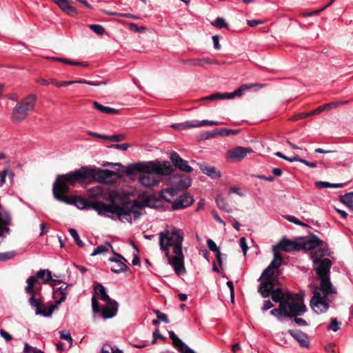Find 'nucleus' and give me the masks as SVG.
<instances>
[{
    "label": "nucleus",
    "instance_id": "obj_1",
    "mask_svg": "<svg viewBox=\"0 0 353 353\" xmlns=\"http://www.w3.org/2000/svg\"><path fill=\"white\" fill-rule=\"evenodd\" d=\"M115 174L112 170L82 166L69 173L57 175L53 183L52 194L54 199L59 201L74 205L79 209H93L99 215L114 219L113 216L107 214L109 204L103 201L93 203L79 196H70L68 193L70 192V185L75 186L77 183L91 181L103 182Z\"/></svg>",
    "mask_w": 353,
    "mask_h": 353
},
{
    "label": "nucleus",
    "instance_id": "obj_2",
    "mask_svg": "<svg viewBox=\"0 0 353 353\" xmlns=\"http://www.w3.org/2000/svg\"><path fill=\"white\" fill-rule=\"evenodd\" d=\"M159 235V246L164 252L169 264L173 266L177 275L185 273L184 256L182 252L183 232L181 229L172 228L161 232Z\"/></svg>",
    "mask_w": 353,
    "mask_h": 353
},
{
    "label": "nucleus",
    "instance_id": "obj_3",
    "mask_svg": "<svg viewBox=\"0 0 353 353\" xmlns=\"http://www.w3.org/2000/svg\"><path fill=\"white\" fill-rule=\"evenodd\" d=\"M174 171L173 165L168 161H142L128 165L125 174L143 173L139 178V183L145 187H153L159 184L160 176L170 175Z\"/></svg>",
    "mask_w": 353,
    "mask_h": 353
},
{
    "label": "nucleus",
    "instance_id": "obj_4",
    "mask_svg": "<svg viewBox=\"0 0 353 353\" xmlns=\"http://www.w3.org/2000/svg\"><path fill=\"white\" fill-rule=\"evenodd\" d=\"M119 196L117 192H111L109 194V208L108 213L116 214L121 221L132 223L131 214H133L134 219H137L141 214V210L145 205H148L146 202H141L137 199L122 201L121 203H116V199Z\"/></svg>",
    "mask_w": 353,
    "mask_h": 353
},
{
    "label": "nucleus",
    "instance_id": "obj_5",
    "mask_svg": "<svg viewBox=\"0 0 353 353\" xmlns=\"http://www.w3.org/2000/svg\"><path fill=\"white\" fill-rule=\"evenodd\" d=\"M36 281L34 278L28 279L26 280L27 286L26 287V292L30 295L28 302L32 307H35V313L37 315H42L46 317L50 316L55 309L57 308V305L52 304L50 307H47L40 299H37L35 296L37 290L33 288V284Z\"/></svg>",
    "mask_w": 353,
    "mask_h": 353
},
{
    "label": "nucleus",
    "instance_id": "obj_6",
    "mask_svg": "<svg viewBox=\"0 0 353 353\" xmlns=\"http://www.w3.org/2000/svg\"><path fill=\"white\" fill-rule=\"evenodd\" d=\"M37 96L30 94L26 98L18 102L12 109L11 119L14 123H19L24 120L29 112L34 108Z\"/></svg>",
    "mask_w": 353,
    "mask_h": 353
},
{
    "label": "nucleus",
    "instance_id": "obj_7",
    "mask_svg": "<svg viewBox=\"0 0 353 353\" xmlns=\"http://www.w3.org/2000/svg\"><path fill=\"white\" fill-rule=\"evenodd\" d=\"M326 254V250L320 248L318 251L311 252V258L313 259L314 270L316 272L318 278L323 276H329L330 274V269L332 261L330 259H321Z\"/></svg>",
    "mask_w": 353,
    "mask_h": 353
},
{
    "label": "nucleus",
    "instance_id": "obj_8",
    "mask_svg": "<svg viewBox=\"0 0 353 353\" xmlns=\"http://www.w3.org/2000/svg\"><path fill=\"white\" fill-rule=\"evenodd\" d=\"M329 298L325 297L318 290L313 291V296L310 300V306L316 314L325 312L329 308Z\"/></svg>",
    "mask_w": 353,
    "mask_h": 353
},
{
    "label": "nucleus",
    "instance_id": "obj_9",
    "mask_svg": "<svg viewBox=\"0 0 353 353\" xmlns=\"http://www.w3.org/2000/svg\"><path fill=\"white\" fill-rule=\"evenodd\" d=\"M287 303L285 308L292 313H295L296 316H301L306 311V306L303 303H299L294 300L291 294H283V301Z\"/></svg>",
    "mask_w": 353,
    "mask_h": 353
},
{
    "label": "nucleus",
    "instance_id": "obj_10",
    "mask_svg": "<svg viewBox=\"0 0 353 353\" xmlns=\"http://www.w3.org/2000/svg\"><path fill=\"white\" fill-rule=\"evenodd\" d=\"M320 281L319 286L315 287L314 290H318L320 293H323V296L329 298V295L336 294V290L332 284L329 276H322L319 278Z\"/></svg>",
    "mask_w": 353,
    "mask_h": 353
},
{
    "label": "nucleus",
    "instance_id": "obj_11",
    "mask_svg": "<svg viewBox=\"0 0 353 353\" xmlns=\"http://www.w3.org/2000/svg\"><path fill=\"white\" fill-rule=\"evenodd\" d=\"M170 160L172 161L174 167L181 171L185 172L186 173H190L193 170L192 168L188 165V161L182 159L176 152H172L171 153Z\"/></svg>",
    "mask_w": 353,
    "mask_h": 353
},
{
    "label": "nucleus",
    "instance_id": "obj_12",
    "mask_svg": "<svg viewBox=\"0 0 353 353\" xmlns=\"http://www.w3.org/2000/svg\"><path fill=\"white\" fill-rule=\"evenodd\" d=\"M194 202L192 196L189 193H184L172 202V208L174 210H179L190 206Z\"/></svg>",
    "mask_w": 353,
    "mask_h": 353
},
{
    "label": "nucleus",
    "instance_id": "obj_13",
    "mask_svg": "<svg viewBox=\"0 0 353 353\" xmlns=\"http://www.w3.org/2000/svg\"><path fill=\"white\" fill-rule=\"evenodd\" d=\"M176 188H170L165 190V192L168 193L171 196H173L175 194L176 189L180 190H185L188 188L192 184V180L190 176L185 175H181L176 181L174 182Z\"/></svg>",
    "mask_w": 353,
    "mask_h": 353
},
{
    "label": "nucleus",
    "instance_id": "obj_14",
    "mask_svg": "<svg viewBox=\"0 0 353 353\" xmlns=\"http://www.w3.org/2000/svg\"><path fill=\"white\" fill-rule=\"evenodd\" d=\"M72 284L63 283L61 287L54 288L53 290V298L55 299L56 304L60 305L62 303L67 297L68 294L69 288H72Z\"/></svg>",
    "mask_w": 353,
    "mask_h": 353
},
{
    "label": "nucleus",
    "instance_id": "obj_15",
    "mask_svg": "<svg viewBox=\"0 0 353 353\" xmlns=\"http://www.w3.org/2000/svg\"><path fill=\"white\" fill-rule=\"evenodd\" d=\"M252 152L253 150L250 148L237 146L233 149L228 150L227 155L229 159L241 161L246 156L247 153Z\"/></svg>",
    "mask_w": 353,
    "mask_h": 353
},
{
    "label": "nucleus",
    "instance_id": "obj_16",
    "mask_svg": "<svg viewBox=\"0 0 353 353\" xmlns=\"http://www.w3.org/2000/svg\"><path fill=\"white\" fill-rule=\"evenodd\" d=\"M50 81L52 83L54 84L57 87H61V86H66L69 85H72L74 83H84L93 86H99L101 85H105L107 83L106 81H101V82H96V81H90L85 79H79L76 81H57L56 79H50Z\"/></svg>",
    "mask_w": 353,
    "mask_h": 353
},
{
    "label": "nucleus",
    "instance_id": "obj_17",
    "mask_svg": "<svg viewBox=\"0 0 353 353\" xmlns=\"http://www.w3.org/2000/svg\"><path fill=\"white\" fill-rule=\"evenodd\" d=\"M101 312V316L104 319L114 317L118 312V303L116 301L107 303V304L102 307Z\"/></svg>",
    "mask_w": 353,
    "mask_h": 353
},
{
    "label": "nucleus",
    "instance_id": "obj_18",
    "mask_svg": "<svg viewBox=\"0 0 353 353\" xmlns=\"http://www.w3.org/2000/svg\"><path fill=\"white\" fill-rule=\"evenodd\" d=\"M65 13L69 16L77 15V9L72 6L71 0H52Z\"/></svg>",
    "mask_w": 353,
    "mask_h": 353
},
{
    "label": "nucleus",
    "instance_id": "obj_19",
    "mask_svg": "<svg viewBox=\"0 0 353 353\" xmlns=\"http://www.w3.org/2000/svg\"><path fill=\"white\" fill-rule=\"evenodd\" d=\"M288 332L299 343L301 347H308L309 339L307 335L305 333L298 329L289 330Z\"/></svg>",
    "mask_w": 353,
    "mask_h": 353
},
{
    "label": "nucleus",
    "instance_id": "obj_20",
    "mask_svg": "<svg viewBox=\"0 0 353 353\" xmlns=\"http://www.w3.org/2000/svg\"><path fill=\"white\" fill-rule=\"evenodd\" d=\"M276 245L279 249L285 252L299 251L301 250L300 243L290 241L285 238L282 239Z\"/></svg>",
    "mask_w": 353,
    "mask_h": 353
},
{
    "label": "nucleus",
    "instance_id": "obj_21",
    "mask_svg": "<svg viewBox=\"0 0 353 353\" xmlns=\"http://www.w3.org/2000/svg\"><path fill=\"white\" fill-rule=\"evenodd\" d=\"M287 303L285 301L281 302L278 308H274L270 311V314L277 318L280 317H289L292 318L293 316H296L295 313H292L285 308Z\"/></svg>",
    "mask_w": 353,
    "mask_h": 353
},
{
    "label": "nucleus",
    "instance_id": "obj_22",
    "mask_svg": "<svg viewBox=\"0 0 353 353\" xmlns=\"http://www.w3.org/2000/svg\"><path fill=\"white\" fill-rule=\"evenodd\" d=\"M275 285V282L271 281H264L261 283L258 288V292L263 298H268L270 296Z\"/></svg>",
    "mask_w": 353,
    "mask_h": 353
},
{
    "label": "nucleus",
    "instance_id": "obj_23",
    "mask_svg": "<svg viewBox=\"0 0 353 353\" xmlns=\"http://www.w3.org/2000/svg\"><path fill=\"white\" fill-rule=\"evenodd\" d=\"M324 242L319 239L316 235H311L310 239L305 241L303 243H300L301 250H313L317 247L322 246Z\"/></svg>",
    "mask_w": 353,
    "mask_h": 353
},
{
    "label": "nucleus",
    "instance_id": "obj_24",
    "mask_svg": "<svg viewBox=\"0 0 353 353\" xmlns=\"http://www.w3.org/2000/svg\"><path fill=\"white\" fill-rule=\"evenodd\" d=\"M34 278L36 281L33 284V288L37 290V294L39 293L40 288L35 287L36 283L38 282V279H42L45 282H48L50 280H52V272L49 270H40L37 272L36 276H30L28 279Z\"/></svg>",
    "mask_w": 353,
    "mask_h": 353
},
{
    "label": "nucleus",
    "instance_id": "obj_25",
    "mask_svg": "<svg viewBox=\"0 0 353 353\" xmlns=\"http://www.w3.org/2000/svg\"><path fill=\"white\" fill-rule=\"evenodd\" d=\"M199 168L202 172L213 179H219L221 176V174L219 170H216L215 167L209 166L205 163H199Z\"/></svg>",
    "mask_w": 353,
    "mask_h": 353
},
{
    "label": "nucleus",
    "instance_id": "obj_26",
    "mask_svg": "<svg viewBox=\"0 0 353 353\" xmlns=\"http://www.w3.org/2000/svg\"><path fill=\"white\" fill-rule=\"evenodd\" d=\"M110 261L115 264L111 268V271L114 273L125 272L129 270V268L121 260L115 258H110Z\"/></svg>",
    "mask_w": 353,
    "mask_h": 353
},
{
    "label": "nucleus",
    "instance_id": "obj_27",
    "mask_svg": "<svg viewBox=\"0 0 353 353\" xmlns=\"http://www.w3.org/2000/svg\"><path fill=\"white\" fill-rule=\"evenodd\" d=\"M94 292L99 295H100L101 299L106 303L114 301L110 299V296L107 294L105 289L103 285L101 283L95 282L94 284Z\"/></svg>",
    "mask_w": 353,
    "mask_h": 353
},
{
    "label": "nucleus",
    "instance_id": "obj_28",
    "mask_svg": "<svg viewBox=\"0 0 353 353\" xmlns=\"http://www.w3.org/2000/svg\"><path fill=\"white\" fill-rule=\"evenodd\" d=\"M11 216L8 210L0 204V225H10Z\"/></svg>",
    "mask_w": 353,
    "mask_h": 353
},
{
    "label": "nucleus",
    "instance_id": "obj_29",
    "mask_svg": "<svg viewBox=\"0 0 353 353\" xmlns=\"http://www.w3.org/2000/svg\"><path fill=\"white\" fill-rule=\"evenodd\" d=\"M50 59L52 60H54V61L61 62V63H63L65 64H69L71 65L83 66V67H88L89 65V63L85 61H73V60L63 59V58H59V57H51Z\"/></svg>",
    "mask_w": 353,
    "mask_h": 353
},
{
    "label": "nucleus",
    "instance_id": "obj_30",
    "mask_svg": "<svg viewBox=\"0 0 353 353\" xmlns=\"http://www.w3.org/2000/svg\"><path fill=\"white\" fill-rule=\"evenodd\" d=\"M222 123L214 121H208L203 120L202 121H190V122L188 123V125L192 128H199L205 125H219Z\"/></svg>",
    "mask_w": 353,
    "mask_h": 353
},
{
    "label": "nucleus",
    "instance_id": "obj_31",
    "mask_svg": "<svg viewBox=\"0 0 353 353\" xmlns=\"http://www.w3.org/2000/svg\"><path fill=\"white\" fill-rule=\"evenodd\" d=\"M93 106L97 110H98L102 112L106 113V114H118L119 112V110H117V109H114L112 108H110V107L104 106L97 101L93 102Z\"/></svg>",
    "mask_w": 353,
    "mask_h": 353
},
{
    "label": "nucleus",
    "instance_id": "obj_32",
    "mask_svg": "<svg viewBox=\"0 0 353 353\" xmlns=\"http://www.w3.org/2000/svg\"><path fill=\"white\" fill-rule=\"evenodd\" d=\"M216 203L217 207L222 210L230 212H232V208L230 205L226 201L225 199L223 198L221 195H219L216 198Z\"/></svg>",
    "mask_w": 353,
    "mask_h": 353
},
{
    "label": "nucleus",
    "instance_id": "obj_33",
    "mask_svg": "<svg viewBox=\"0 0 353 353\" xmlns=\"http://www.w3.org/2000/svg\"><path fill=\"white\" fill-rule=\"evenodd\" d=\"M283 294L284 292H283L281 288H274L270 294L272 300L275 303H279V304H281V302H283L282 301L283 298Z\"/></svg>",
    "mask_w": 353,
    "mask_h": 353
},
{
    "label": "nucleus",
    "instance_id": "obj_34",
    "mask_svg": "<svg viewBox=\"0 0 353 353\" xmlns=\"http://www.w3.org/2000/svg\"><path fill=\"white\" fill-rule=\"evenodd\" d=\"M254 86H257L259 88H262L263 85L262 84L259 83H250V84H243L241 85L239 88H237L236 90L234 91V97H241L243 95V92L245 90H248L249 88H251Z\"/></svg>",
    "mask_w": 353,
    "mask_h": 353
},
{
    "label": "nucleus",
    "instance_id": "obj_35",
    "mask_svg": "<svg viewBox=\"0 0 353 353\" xmlns=\"http://www.w3.org/2000/svg\"><path fill=\"white\" fill-rule=\"evenodd\" d=\"M274 270L269 269V267H268L262 273L261 277L259 278V280H264V281H271L275 282L276 280V276L274 274Z\"/></svg>",
    "mask_w": 353,
    "mask_h": 353
},
{
    "label": "nucleus",
    "instance_id": "obj_36",
    "mask_svg": "<svg viewBox=\"0 0 353 353\" xmlns=\"http://www.w3.org/2000/svg\"><path fill=\"white\" fill-rule=\"evenodd\" d=\"M339 201L349 208L353 204V192L339 196Z\"/></svg>",
    "mask_w": 353,
    "mask_h": 353
},
{
    "label": "nucleus",
    "instance_id": "obj_37",
    "mask_svg": "<svg viewBox=\"0 0 353 353\" xmlns=\"http://www.w3.org/2000/svg\"><path fill=\"white\" fill-rule=\"evenodd\" d=\"M345 183H330L326 181H317L315 183V185L318 188H343L344 187Z\"/></svg>",
    "mask_w": 353,
    "mask_h": 353
},
{
    "label": "nucleus",
    "instance_id": "obj_38",
    "mask_svg": "<svg viewBox=\"0 0 353 353\" xmlns=\"http://www.w3.org/2000/svg\"><path fill=\"white\" fill-rule=\"evenodd\" d=\"M70 235L73 238L75 243L79 247L83 248L84 246V243L80 239L79 234L77 231L74 228H70L68 230Z\"/></svg>",
    "mask_w": 353,
    "mask_h": 353
},
{
    "label": "nucleus",
    "instance_id": "obj_39",
    "mask_svg": "<svg viewBox=\"0 0 353 353\" xmlns=\"http://www.w3.org/2000/svg\"><path fill=\"white\" fill-rule=\"evenodd\" d=\"M103 139L118 143L125 140V136L123 134H116L111 136L106 135L105 137H103Z\"/></svg>",
    "mask_w": 353,
    "mask_h": 353
},
{
    "label": "nucleus",
    "instance_id": "obj_40",
    "mask_svg": "<svg viewBox=\"0 0 353 353\" xmlns=\"http://www.w3.org/2000/svg\"><path fill=\"white\" fill-rule=\"evenodd\" d=\"M172 343L174 346L179 348V350L180 352L182 353V351H184L188 346L183 343L180 339L178 338V336L172 341Z\"/></svg>",
    "mask_w": 353,
    "mask_h": 353
},
{
    "label": "nucleus",
    "instance_id": "obj_41",
    "mask_svg": "<svg viewBox=\"0 0 353 353\" xmlns=\"http://www.w3.org/2000/svg\"><path fill=\"white\" fill-rule=\"evenodd\" d=\"M212 24L219 28H228V24L225 22V20L221 17L216 18L213 22H212Z\"/></svg>",
    "mask_w": 353,
    "mask_h": 353
},
{
    "label": "nucleus",
    "instance_id": "obj_42",
    "mask_svg": "<svg viewBox=\"0 0 353 353\" xmlns=\"http://www.w3.org/2000/svg\"><path fill=\"white\" fill-rule=\"evenodd\" d=\"M240 132V130H230L228 128H221L220 132H219L220 136H229V135H236Z\"/></svg>",
    "mask_w": 353,
    "mask_h": 353
},
{
    "label": "nucleus",
    "instance_id": "obj_43",
    "mask_svg": "<svg viewBox=\"0 0 353 353\" xmlns=\"http://www.w3.org/2000/svg\"><path fill=\"white\" fill-rule=\"evenodd\" d=\"M16 255L14 251H10L1 253L0 252V261H6L14 258Z\"/></svg>",
    "mask_w": 353,
    "mask_h": 353
},
{
    "label": "nucleus",
    "instance_id": "obj_44",
    "mask_svg": "<svg viewBox=\"0 0 353 353\" xmlns=\"http://www.w3.org/2000/svg\"><path fill=\"white\" fill-rule=\"evenodd\" d=\"M341 325V323L339 322L336 318L335 319L332 318L331 319V322H330V325L327 326V329L331 330L333 332H336L340 329Z\"/></svg>",
    "mask_w": 353,
    "mask_h": 353
},
{
    "label": "nucleus",
    "instance_id": "obj_45",
    "mask_svg": "<svg viewBox=\"0 0 353 353\" xmlns=\"http://www.w3.org/2000/svg\"><path fill=\"white\" fill-rule=\"evenodd\" d=\"M88 27L98 35H102L105 32L104 28L101 25L90 24Z\"/></svg>",
    "mask_w": 353,
    "mask_h": 353
},
{
    "label": "nucleus",
    "instance_id": "obj_46",
    "mask_svg": "<svg viewBox=\"0 0 353 353\" xmlns=\"http://www.w3.org/2000/svg\"><path fill=\"white\" fill-rule=\"evenodd\" d=\"M89 196L93 198L99 197L102 194V190L99 187H96L93 188H90L88 190Z\"/></svg>",
    "mask_w": 353,
    "mask_h": 353
},
{
    "label": "nucleus",
    "instance_id": "obj_47",
    "mask_svg": "<svg viewBox=\"0 0 353 353\" xmlns=\"http://www.w3.org/2000/svg\"><path fill=\"white\" fill-rule=\"evenodd\" d=\"M285 218L292 222V223H294L296 225H302V226H307L305 223H304L303 222L301 221L299 219H298L296 217L294 216H291V215H286L285 216Z\"/></svg>",
    "mask_w": 353,
    "mask_h": 353
},
{
    "label": "nucleus",
    "instance_id": "obj_48",
    "mask_svg": "<svg viewBox=\"0 0 353 353\" xmlns=\"http://www.w3.org/2000/svg\"><path fill=\"white\" fill-rule=\"evenodd\" d=\"M154 312L155 314L157 315V319H159V320L162 321L165 323H170V320L168 318L166 314L161 312L159 310H154Z\"/></svg>",
    "mask_w": 353,
    "mask_h": 353
},
{
    "label": "nucleus",
    "instance_id": "obj_49",
    "mask_svg": "<svg viewBox=\"0 0 353 353\" xmlns=\"http://www.w3.org/2000/svg\"><path fill=\"white\" fill-rule=\"evenodd\" d=\"M8 175L11 179H12L14 174L11 171L4 170L0 172V185L5 183L6 176Z\"/></svg>",
    "mask_w": 353,
    "mask_h": 353
},
{
    "label": "nucleus",
    "instance_id": "obj_50",
    "mask_svg": "<svg viewBox=\"0 0 353 353\" xmlns=\"http://www.w3.org/2000/svg\"><path fill=\"white\" fill-rule=\"evenodd\" d=\"M207 245H208V248L211 251L214 252L216 253H217V252H220L219 248L216 246V244L214 243V241L213 240L208 239Z\"/></svg>",
    "mask_w": 353,
    "mask_h": 353
},
{
    "label": "nucleus",
    "instance_id": "obj_51",
    "mask_svg": "<svg viewBox=\"0 0 353 353\" xmlns=\"http://www.w3.org/2000/svg\"><path fill=\"white\" fill-rule=\"evenodd\" d=\"M60 338L61 339H64L70 341V343H72V339L71 337L70 333L68 331L62 330L59 332Z\"/></svg>",
    "mask_w": 353,
    "mask_h": 353
},
{
    "label": "nucleus",
    "instance_id": "obj_52",
    "mask_svg": "<svg viewBox=\"0 0 353 353\" xmlns=\"http://www.w3.org/2000/svg\"><path fill=\"white\" fill-rule=\"evenodd\" d=\"M130 144L128 143H116V144H112L110 146H109L111 148L114 149H118V150H126L130 148Z\"/></svg>",
    "mask_w": 353,
    "mask_h": 353
},
{
    "label": "nucleus",
    "instance_id": "obj_53",
    "mask_svg": "<svg viewBox=\"0 0 353 353\" xmlns=\"http://www.w3.org/2000/svg\"><path fill=\"white\" fill-rule=\"evenodd\" d=\"M92 307L94 313L100 312L99 301L94 296L92 298Z\"/></svg>",
    "mask_w": 353,
    "mask_h": 353
},
{
    "label": "nucleus",
    "instance_id": "obj_54",
    "mask_svg": "<svg viewBox=\"0 0 353 353\" xmlns=\"http://www.w3.org/2000/svg\"><path fill=\"white\" fill-rule=\"evenodd\" d=\"M294 159H296V161L301 162V163L306 165L307 166H308L310 168H314L316 167V163L310 162V161H307L305 159H301L298 155L296 156V158H295Z\"/></svg>",
    "mask_w": 353,
    "mask_h": 353
},
{
    "label": "nucleus",
    "instance_id": "obj_55",
    "mask_svg": "<svg viewBox=\"0 0 353 353\" xmlns=\"http://www.w3.org/2000/svg\"><path fill=\"white\" fill-rule=\"evenodd\" d=\"M108 248L103 246V245H100L95 248V250H94V252L92 253L91 255L96 256L99 254L105 253V252H108Z\"/></svg>",
    "mask_w": 353,
    "mask_h": 353
},
{
    "label": "nucleus",
    "instance_id": "obj_56",
    "mask_svg": "<svg viewBox=\"0 0 353 353\" xmlns=\"http://www.w3.org/2000/svg\"><path fill=\"white\" fill-rule=\"evenodd\" d=\"M158 339H160L163 341H165L166 339V338L165 336H163V335L159 334V330L157 328V329H155V331L153 332V339L152 341V344L156 343Z\"/></svg>",
    "mask_w": 353,
    "mask_h": 353
},
{
    "label": "nucleus",
    "instance_id": "obj_57",
    "mask_svg": "<svg viewBox=\"0 0 353 353\" xmlns=\"http://www.w3.org/2000/svg\"><path fill=\"white\" fill-rule=\"evenodd\" d=\"M232 193H235L240 196H243L245 195V192H242L241 190L238 187H231L228 190V194H230Z\"/></svg>",
    "mask_w": 353,
    "mask_h": 353
},
{
    "label": "nucleus",
    "instance_id": "obj_58",
    "mask_svg": "<svg viewBox=\"0 0 353 353\" xmlns=\"http://www.w3.org/2000/svg\"><path fill=\"white\" fill-rule=\"evenodd\" d=\"M275 155L278 157H280L281 159H283L285 160H287L290 162H293V161H296V159H294L295 158H296V155H294L293 157H288L287 156H285L283 154H282L281 152H276L275 153Z\"/></svg>",
    "mask_w": 353,
    "mask_h": 353
},
{
    "label": "nucleus",
    "instance_id": "obj_59",
    "mask_svg": "<svg viewBox=\"0 0 353 353\" xmlns=\"http://www.w3.org/2000/svg\"><path fill=\"white\" fill-rule=\"evenodd\" d=\"M129 28L131 30L134 31L136 32H139L141 30H146L145 27H144V26L138 27L137 25L134 23H130L129 24Z\"/></svg>",
    "mask_w": 353,
    "mask_h": 353
},
{
    "label": "nucleus",
    "instance_id": "obj_60",
    "mask_svg": "<svg viewBox=\"0 0 353 353\" xmlns=\"http://www.w3.org/2000/svg\"><path fill=\"white\" fill-rule=\"evenodd\" d=\"M308 117H310V114H308V112H307V113L301 112V113H299L296 115H295L294 117H293L291 119V120L297 121V120H301V119H305L307 118Z\"/></svg>",
    "mask_w": 353,
    "mask_h": 353
},
{
    "label": "nucleus",
    "instance_id": "obj_61",
    "mask_svg": "<svg viewBox=\"0 0 353 353\" xmlns=\"http://www.w3.org/2000/svg\"><path fill=\"white\" fill-rule=\"evenodd\" d=\"M240 245L241 247V249L243 250L244 255H245L247 253L248 247L247 245L246 239L245 237H241L240 239Z\"/></svg>",
    "mask_w": 353,
    "mask_h": 353
},
{
    "label": "nucleus",
    "instance_id": "obj_62",
    "mask_svg": "<svg viewBox=\"0 0 353 353\" xmlns=\"http://www.w3.org/2000/svg\"><path fill=\"white\" fill-rule=\"evenodd\" d=\"M199 59H191L182 61L183 63L191 66H197L199 65Z\"/></svg>",
    "mask_w": 353,
    "mask_h": 353
},
{
    "label": "nucleus",
    "instance_id": "obj_63",
    "mask_svg": "<svg viewBox=\"0 0 353 353\" xmlns=\"http://www.w3.org/2000/svg\"><path fill=\"white\" fill-rule=\"evenodd\" d=\"M281 263H282L281 261H277V260L273 259L272 261V262L270 263V264L268 265L269 269H272V270L277 269L281 266Z\"/></svg>",
    "mask_w": 353,
    "mask_h": 353
},
{
    "label": "nucleus",
    "instance_id": "obj_64",
    "mask_svg": "<svg viewBox=\"0 0 353 353\" xmlns=\"http://www.w3.org/2000/svg\"><path fill=\"white\" fill-rule=\"evenodd\" d=\"M37 350H38L34 349L28 343H25L24 345V353H34V352H37Z\"/></svg>",
    "mask_w": 353,
    "mask_h": 353
}]
</instances>
